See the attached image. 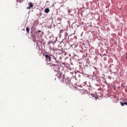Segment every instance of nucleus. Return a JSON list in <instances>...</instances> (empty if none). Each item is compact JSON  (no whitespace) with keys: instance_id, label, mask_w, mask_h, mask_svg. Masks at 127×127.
<instances>
[{"instance_id":"9d476101","label":"nucleus","mask_w":127,"mask_h":127,"mask_svg":"<svg viewBox=\"0 0 127 127\" xmlns=\"http://www.w3.org/2000/svg\"><path fill=\"white\" fill-rule=\"evenodd\" d=\"M26 29L27 32L29 33V28L28 27L26 28Z\"/></svg>"},{"instance_id":"f8f14e48","label":"nucleus","mask_w":127,"mask_h":127,"mask_svg":"<svg viewBox=\"0 0 127 127\" xmlns=\"http://www.w3.org/2000/svg\"><path fill=\"white\" fill-rule=\"evenodd\" d=\"M57 65H56V66H55V67H53L55 71H56V70L57 68Z\"/></svg>"},{"instance_id":"1a4fd4ad","label":"nucleus","mask_w":127,"mask_h":127,"mask_svg":"<svg viewBox=\"0 0 127 127\" xmlns=\"http://www.w3.org/2000/svg\"><path fill=\"white\" fill-rule=\"evenodd\" d=\"M92 96L93 97H95V98L96 100L97 99V97L96 95H92Z\"/></svg>"},{"instance_id":"f257e3e1","label":"nucleus","mask_w":127,"mask_h":127,"mask_svg":"<svg viewBox=\"0 0 127 127\" xmlns=\"http://www.w3.org/2000/svg\"><path fill=\"white\" fill-rule=\"evenodd\" d=\"M58 63L56 58L54 57L53 59H52L49 63H48V64H50L51 66H56L57 65V64Z\"/></svg>"},{"instance_id":"9b49d317","label":"nucleus","mask_w":127,"mask_h":127,"mask_svg":"<svg viewBox=\"0 0 127 127\" xmlns=\"http://www.w3.org/2000/svg\"><path fill=\"white\" fill-rule=\"evenodd\" d=\"M24 0H17V1L19 2H20L21 3Z\"/></svg>"},{"instance_id":"f03ea898","label":"nucleus","mask_w":127,"mask_h":127,"mask_svg":"<svg viewBox=\"0 0 127 127\" xmlns=\"http://www.w3.org/2000/svg\"><path fill=\"white\" fill-rule=\"evenodd\" d=\"M45 57L46 60V61L48 63V62H50L52 59H53L54 58V56L53 55H49L48 54L44 55Z\"/></svg>"},{"instance_id":"20e7f679","label":"nucleus","mask_w":127,"mask_h":127,"mask_svg":"<svg viewBox=\"0 0 127 127\" xmlns=\"http://www.w3.org/2000/svg\"><path fill=\"white\" fill-rule=\"evenodd\" d=\"M29 7H27V8L30 9L31 7H33V5L32 3L31 2H29Z\"/></svg>"},{"instance_id":"6e6552de","label":"nucleus","mask_w":127,"mask_h":127,"mask_svg":"<svg viewBox=\"0 0 127 127\" xmlns=\"http://www.w3.org/2000/svg\"><path fill=\"white\" fill-rule=\"evenodd\" d=\"M121 104L122 106H123L124 104L127 105V102H121Z\"/></svg>"},{"instance_id":"7ed1b4c3","label":"nucleus","mask_w":127,"mask_h":127,"mask_svg":"<svg viewBox=\"0 0 127 127\" xmlns=\"http://www.w3.org/2000/svg\"><path fill=\"white\" fill-rule=\"evenodd\" d=\"M36 33L38 36H40L43 34V32L40 31L36 32Z\"/></svg>"},{"instance_id":"423d86ee","label":"nucleus","mask_w":127,"mask_h":127,"mask_svg":"<svg viewBox=\"0 0 127 127\" xmlns=\"http://www.w3.org/2000/svg\"><path fill=\"white\" fill-rule=\"evenodd\" d=\"M50 11V9L48 8H47L45 9L44 10V12L46 13H48Z\"/></svg>"},{"instance_id":"39448f33","label":"nucleus","mask_w":127,"mask_h":127,"mask_svg":"<svg viewBox=\"0 0 127 127\" xmlns=\"http://www.w3.org/2000/svg\"><path fill=\"white\" fill-rule=\"evenodd\" d=\"M62 73L60 72H58V73L56 75V76L58 77V78L60 79L61 77Z\"/></svg>"},{"instance_id":"ddd939ff","label":"nucleus","mask_w":127,"mask_h":127,"mask_svg":"<svg viewBox=\"0 0 127 127\" xmlns=\"http://www.w3.org/2000/svg\"><path fill=\"white\" fill-rule=\"evenodd\" d=\"M79 93H81V91H80L79 92Z\"/></svg>"},{"instance_id":"0eeeda50","label":"nucleus","mask_w":127,"mask_h":127,"mask_svg":"<svg viewBox=\"0 0 127 127\" xmlns=\"http://www.w3.org/2000/svg\"><path fill=\"white\" fill-rule=\"evenodd\" d=\"M113 100L114 102H118L119 100V98L117 97H115Z\"/></svg>"}]
</instances>
